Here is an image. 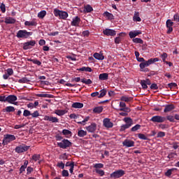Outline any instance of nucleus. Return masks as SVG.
Masks as SVG:
<instances>
[{"instance_id":"obj_1","label":"nucleus","mask_w":179,"mask_h":179,"mask_svg":"<svg viewBox=\"0 0 179 179\" xmlns=\"http://www.w3.org/2000/svg\"><path fill=\"white\" fill-rule=\"evenodd\" d=\"M155 62H159V58H151L149 59L148 61H144L143 62H141L139 64L140 69L141 72H149V69H145L148 68V66L152 65V64H155Z\"/></svg>"},{"instance_id":"obj_2","label":"nucleus","mask_w":179,"mask_h":179,"mask_svg":"<svg viewBox=\"0 0 179 179\" xmlns=\"http://www.w3.org/2000/svg\"><path fill=\"white\" fill-rule=\"evenodd\" d=\"M123 121L126 122L125 124H122L120 127V131L124 132L126 129H129V128H131L132 125H134V120L131 117H124L123 119Z\"/></svg>"},{"instance_id":"obj_3","label":"nucleus","mask_w":179,"mask_h":179,"mask_svg":"<svg viewBox=\"0 0 179 179\" xmlns=\"http://www.w3.org/2000/svg\"><path fill=\"white\" fill-rule=\"evenodd\" d=\"M30 36H33V32H29L26 29H20L17 32L16 37L17 38H29Z\"/></svg>"},{"instance_id":"obj_4","label":"nucleus","mask_w":179,"mask_h":179,"mask_svg":"<svg viewBox=\"0 0 179 179\" xmlns=\"http://www.w3.org/2000/svg\"><path fill=\"white\" fill-rule=\"evenodd\" d=\"M53 13L56 17H59L60 19H63L64 20H65L66 17H68L67 12L60 10L57 8L54 9Z\"/></svg>"},{"instance_id":"obj_5","label":"nucleus","mask_w":179,"mask_h":179,"mask_svg":"<svg viewBox=\"0 0 179 179\" xmlns=\"http://www.w3.org/2000/svg\"><path fill=\"white\" fill-rule=\"evenodd\" d=\"M57 146L60 148V149H68V148H71V146H72V142L64 138L62 142L57 143Z\"/></svg>"},{"instance_id":"obj_6","label":"nucleus","mask_w":179,"mask_h":179,"mask_svg":"<svg viewBox=\"0 0 179 179\" xmlns=\"http://www.w3.org/2000/svg\"><path fill=\"white\" fill-rule=\"evenodd\" d=\"M150 121L154 122V124H163V122H166V117L160 115L152 116Z\"/></svg>"},{"instance_id":"obj_7","label":"nucleus","mask_w":179,"mask_h":179,"mask_svg":"<svg viewBox=\"0 0 179 179\" xmlns=\"http://www.w3.org/2000/svg\"><path fill=\"white\" fill-rule=\"evenodd\" d=\"M29 149H30V146L26 145V144H22L17 146L15 149V152L19 154L24 153V152H27Z\"/></svg>"},{"instance_id":"obj_8","label":"nucleus","mask_w":179,"mask_h":179,"mask_svg":"<svg viewBox=\"0 0 179 179\" xmlns=\"http://www.w3.org/2000/svg\"><path fill=\"white\" fill-rule=\"evenodd\" d=\"M16 141V136L13 134H6L4 135L3 139V145H8V143Z\"/></svg>"},{"instance_id":"obj_9","label":"nucleus","mask_w":179,"mask_h":179,"mask_svg":"<svg viewBox=\"0 0 179 179\" xmlns=\"http://www.w3.org/2000/svg\"><path fill=\"white\" fill-rule=\"evenodd\" d=\"M123 176H125V171H124V170L120 169L113 172L110 175V178H121V177Z\"/></svg>"},{"instance_id":"obj_10","label":"nucleus","mask_w":179,"mask_h":179,"mask_svg":"<svg viewBox=\"0 0 179 179\" xmlns=\"http://www.w3.org/2000/svg\"><path fill=\"white\" fill-rule=\"evenodd\" d=\"M6 100V103H9V104H14V106H17L18 104L17 102H15L17 100V96L15 95H8Z\"/></svg>"},{"instance_id":"obj_11","label":"nucleus","mask_w":179,"mask_h":179,"mask_svg":"<svg viewBox=\"0 0 179 179\" xmlns=\"http://www.w3.org/2000/svg\"><path fill=\"white\" fill-rule=\"evenodd\" d=\"M34 45H36V41L34 40L25 42L23 44V50H30L31 47H34Z\"/></svg>"},{"instance_id":"obj_12","label":"nucleus","mask_w":179,"mask_h":179,"mask_svg":"<svg viewBox=\"0 0 179 179\" xmlns=\"http://www.w3.org/2000/svg\"><path fill=\"white\" fill-rule=\"evenodd\" d=\"M85 129H87V132L94 134V132H96V129H97V124L96 123H92L90 126L86 127Z\"/></svg>"},{"instance_id":"obj_13","label":"nucleus","mask_w":179,"mask_h":179,"mask_svg":"<svg viewBox=\"0 0 179 179\" xmlns=\"http://www.w3.org/2000/svg\"><path fill=\"white\" fill-rule=\"evenodd\" d=\"M103 127L105 128H113L114 127V123L110 120L109 118H105L103 120Z\"/></svg>"},{"instance_id":"obj_14","label":"nucleus","mask_w":179,"mask_h":179,"mask_svg":"<svg viewBox=\"0 0 179 179\" xmlns=\"http://www.w3.org/2000/svg\"><path fill=\"white\" fill-rule=\"evenodd\" d=\"M166 27L168 29L167 30V34H170L173 31V25L174 24V22L171 21V20H167L166 22Z\"/></svg>"},{"instance_id":"obj_15","label":"nucleus","mask_w":179,"mask_h":179,"mask_svg":"<svg viewBox=\"0 0 179 179\" xmlns=\"http://www.w3.org/2000/svg\"><path fill=\"white\" fill-rule=\"evenodd\" d=\"M123 146H126V148H132L135 146V142L132 140L126 139L122 143Z\"/></svg>"},{"instance_id":"obj_16","label":"nucleus","mask_w":179,"mask_h":179,"mask_svg":"<svg viewBox=\"0 0 179 179\" xmlns=\"http://www.w3.org/2000/svg\"><path fill=\"white\" fill-rule=\"evenodd\" d=\"M103 34L105 36H111L114 37L117 34V32L114 29H106L103 31Z\"/></svg>"},{"instance_id":"obj_17","label":"nucleus","mask_w":179,"mask_h":179,"mask_svg":"<svg viewBox=\"0 0 179 179\" xmlns=\"http://www.w3.org/2000/svg\"><path fill=\"white\" fill-rule=\"evenodd\" d=\"M45 121H50V122L57 123L59 122V120L55 117L52 116H45L44 117Z\"/></svg>"},{"instance_id":"obj_18","label":"nucleus","mask_w":179,"mask_h":179,"mask_svg":"<svg viewBox=\"0 0 179 179\" xmlns=\"http://www.w3.org/2000/svg\"><path fill=\"white\" fill-rule=\"evenodd\" d=\"M165 108L164 109V113H170V111H173L176 108V106L174 104H168L164 106Z\"/></svg>"},{"instance_id":"obj_19","label":"nucleus","mask_w":179,"mask_h":179,"mask_svg":"<svg viewBox=\"0 0 179 179\" xmlns=\"http://www.w3.org/2000/svg\"><path fill=\"white\" fill-rule=\"evenodd\" d=\"M24 26H34L36 27L37 26V20L36 18L32 19L31 21H25L24 22Z\"/></svg>"},{"instance_id":"obj_20","label":"nucleus","mask_w":179,"mask_h":179,"mask_svg":"<svg viewBox=\"0 0 179 179\" xmlns=\"http://www.w3.org/2000/svg\"><path fill=\"white\" fill-rule=\"evenodd\" d=\"M79 23H80V17L76 16V17L73 18V20L71 23V26H75L76 27L79 26Z\"/></svg>"},{"instance_id":"obj_21","label":"nucleus","mask_w":179,"mask_h":179,"mask_svg":"<svg viewBox=\"0 0 179 179\" xmlns=\"http://www.w3.org/2000/svg\"><path fill=\"white\" fill-rule=\"evenodd\" d=\"M139 34H142L141 31H131L129 33V36L130 38H135L136 36H139Z\"/></svg>"},{"instance_id":"obj_22","label":"nucleus","mask_w":179,"mask_h":179,"mask_svg":"<svg viewBox=\"0 0 179 179\" xmlns=\"http://www.w3.org/2000/svg\"><path fill=\"white\" fill-rule=\"evenodd\" d=\"M4 22L6 24H15L16 23V20L10 17H6Z\"/></svg>"},{"instance_id":"obj_23","label":"nucleus","mask_w":179,"mask_h":179,"mask_svg":"<svg viewBox=\"0 0 179 179\" xmlns=\"http://www.w3.org/2000/svg\"><path fill=\"white\" fill-rule=\"evenodd\" d=\"M93 57L95 59H98L99 61H103V59H104V55L98 52L94 53Z\"/></svg>"},{"instance_id":"obj_24","label":"nucleus","mask_w":179,"mask_h":179,"mask_svg":"<svg viewBox=\"0 0 179 179\" xmlns=\"http://www.w3.org/2000/svg\"><path fill=\"white\" fill-rule=\"evenodd\" d=\"M99 80H108V73H103L99 74Z\"/></svg>"},{"instance_id":"obj_25","label":"nucleus","mask_w":179,"mask_h":179,"mask_svg":"<svg viewBox=\"0 0 179 179\" xmlns=\"http://www.w3.org/2000/svg\"><path fill=\"white\" fill-rule=\"evenodd\" d=\"M134 22H142V19L139 17V12H134V15L133 17Z\"/></svg>"},{"instance_id":"obj_26","label":"nucleus","mask_w":179,"mask_h":179,"mask_svg":"<svg viewBox=\"0 0 179 179\" xmlns=\"http://www.w3.org/2000/svg\"><path fill=\"white\" fill-rule=\"evenodd\" d=\"M15 110H16L15 107L10 106H6V108L3 110V111L4 113H15Z\"/></svg>"},{"instance_id":"obj_27","label":"nucleus","mask_w":179,"mask_h":179,"mask_svg":"<svg viewBox=\"0 0 179 179\" xmlns=\"http://www.w3.org/2000/svg\"><path fill=\"white\" fill-rule=\"evenodd\" d=\"M66 113H68V111H66V110H56L55 111V114H56L57 115H59V117L62 115H65Z\"/></svg>"},{"instance_id":"obj_28","label":"nucleus","mask_w":179,"mask_h":179,"mask_svg":"<svg viewBox=\"0 0 179 179\" xmlns=\"http://www.w3.org/2000/svg\"><path fill=\"white\" fill-rule=\"evenodd\" d=\"M62 134V135H65L66 138H69V136H72V131L68 129H63Z\"/></svg>"},{"instance_id":"obj_29","label":"nucleus","mask_w":179,"mask_h":179,"mask_svg":"<svg viewBox=\"0 0 179 179\" xmlns=\"http://www.w3.org/2000/svg\"><path fill=\"white\" fill-rule=\"evenodd\" d=\"M71 107L73 108H83V103L80 102H75L72 104Z\"/></svg>"},{"instance_id":"obj_30","label":"nucleus","mask_w":179,"mask_h":179,"mask_svg":"<svg viewBox=\"0 0 179 179\" xmlns=\"http://www.w3.org/2000/svg\"><path fill=\"white\" fill-rule=\"evenodd\" d=\"M103 106H96L93 109V112L95 114H100V113H103Z\"/></svg>"},{"instance_id":"obj_31","label":"nucleus","mask_w":179,"mask_h":179,"mask_svg":"<svg viewBox=\"0 0 179 179\" xmlns=\"http://www.w3.org/2000/svg\"><path fill=\"white\" fill-rule=\"evenodd\" d=\"M86 135H87V131H86L85 130H79L78 131V136L80 138H83V136H86Z\"/></svg>"},{"instance_id":"obj_32","label":"nucleus","mask_w":179,"mask_h":179,"mask_svg":"<svg viewBox=\"0 0 179 179\" xmlns=\"http://www.w3.org/2000/svg\"><path fill=\"white\" fill-rule=\"evenodd\" d=\"M45 15H47V11L41 10L38 13V17H39V19H44V17H45Z\"/></svg>"},{"instance_id":"obj_33","label":"nucleus","mask_w":179,"mask_h":179,"mask_svg":"<svg viewBox=\"0 0 179 179\" xmlns=\"http://www.w3.org/2000/svg\"><path fill=\"white\" fill-rule=\"evenodd\" d=\"M85 10L87 13H90V12H93V7H92L90 5L87 4L85 6Z\"/></svg>"},{"instance_id":"obj_34","label":"nucleus","mask_w":179,"mask_h":179,"mask_svg":"<svg viewBox=\"0 0 179 179\" xmlns=\"http://www.w3.org/2000/svg\"><path fill=\"white\" fill-rule=\"evenodd\" d=\"M103 16H106L110 20H113V19H114V15L112 13H108V11H106L103 13Z\"/></svg>"},{"instance_id":"obj_35","label":"nucleus","mask_w":179,"mask_h":179,"mask_svg":"<svg viewBox=\"0 0 179 179\" xmlns=\"http://www.w3.org/2000/svg\"><path fill=\"white\" fill-rule=\"evenodd\" d=\"M141 124H136L130 129V132H136V131H139V129H141Z\"/></svg>"},{"instance_id":"obj_36","label":"nucleus","mask_w":179,"mask_h":179,"mask_svg":"<svg viewBox=\"0 0 179 179\" xmlns=\"http://www.w3.org/2000/svg\"><path fill=\"white\" fill-rule=\"evenodd\" d=\"M28 61L29 62H33V64H35L36 65H38V66H40V65H41V62H40L38 59H28Z\"/></svg>"},{"instance_id":"obj_37","label":"nucleus","mask_w":179,"mask_h":179,"mask_svg":"<svg viewBox=\"0 0 179 179\" xmlns=\"http://www.w3.org/2000/svg\"><path fill=\"white\" fill-rule=\"evenodd\" d=\"M120 100L122 101H125L126 103H129V101H131V100H132V98L131 97H128L127 96H122L121 98H120Z\"/></svg>"},{"instance_id":"obj_38","label":"nucleus","mask_w":179,"mask_h":179,"mask_svg":"<svg viewBox=\"0 0 179 179\" xmlns=\"http://www.w3.org/2000/svg\"><path fill=\"white\" fill-rule=\"evenodd\" d=\"M132 41L136 43V44H143V40L140 38H134Z\"/></svg>"},{"instance_id":"obj_39","label":"nucleus","mask_w":179,"mask_h":179,"mask_svg":"<svg viewBox=\"0 0 179 179\" xmlns=\"http://www.w3.org/2000/svg\"><path fill=\"white\" fill-rule=\"evenodd\" d=\"M82 83H85V85H92L93 83V81L90 79H86V78H83L81 79Z\"/></svg>"},{"instance_id":"obj_40","label":"nucleus","mask_w":179,"mask_h":179,"mask_svg":"<svg viewBox=\"0 0 179 179\" xmlns=\"http://www.w3.org/2000/svg\"><path fill=\"white\" fill-rule=\"evenodd\" d=\"M137 135L139 139H142L143 141H149V138L143 134H138Z\"/></svg>"},{"instance_id":"obj_41","label":"nucleus","mask_w":179,"mask_h":179,"mask_svg":"<svg viewBox=\"0 0 179 179\" xmlns=\"http://www.w3.org/2000/svg\"><path fill=\"white\" fill-rule=\"evenodd\" d=\"M30 82V80L27 79L26 77H23L21 79L18 80V83H27Z\"/></svg>"},{"instance_id":"obj_42","label":"nucleus","mask_w":179,"mask_h":179,"mask_svg":"<svg viewBox=\"0 0 179 179\" xmlns=\"http://www.w3.org/2000/svg\"><path fill=\"white\" fill-rule=\"evenodd\" d=\"M100 92H101L100 94H99V96H98L99 99H101V97H104V96L107 94V90H106L105 89L101 90Z\"/></svg>"},{"instance_id":"obj_43","label":"nucleus","mask_w":179,"mask_h":179,"mask_svg":"<svg viewBox=\"0 0 179 179\" xmlns=\"http://www.w3.org/2000/svg\"><path fill=\"white\" fill-rule=\"evenodd\" d=\"M41 157L40 156V155L34 154V155H32L31 159L32 160H34V162H38V160H40Z\"/></svg>"},{"instance_id":"obj_44","label":"nucleus","mask_w":179,"mask_h":179,"mask_svg":"<svg viewBox=\"0 0 179 179\" xmlns=\"http://www.w3.org/2000/svg\"><path fill=\"white\" fill-rule=\"evenodd\" d=\"M174 170H177V169L173 168V169H169V170L165 173V176H166V177H170V176H171V174H173V171H174Z\"/></svg>"},{"instance_id":"obj_45","label":"nucleus","mask_w":179,"mask_h":179,"mask_svg":"<svg viewBox=\"0 0 179 179\" xmlns=\"http://www.w3.org/2000/svg\"><path fill=\"white\" fill-rule=\"evenodd\" d=\"M166 118V121H169L170 122H175L174 120V116L173 115H167L166 117H165Z\"/></svg>"},{"instance_id":"obj_46","label":"nucleus","mask_w":179,"mask_h":179,"mask_svg":"<svg viewBox=\"0 0 179 179\" xmlns=\"http://www.w3.org/2000/svg\"><path fill=\"white\" fill-rule=\"evenodd\" d=\"M177 156V153L176 152H171L169 155H168L167 158L169 160H173V159H174V157Z\"/></svg>"},{"instance_id":"obj_47","label":"nucleus","mask_w":179,"mask_h":179,"mask_svg":"<svg viewBox=\"0 0 179 179\" xmlns=\"http://www.w3.org/2000/svg\"><path fill=\"white\" fill-rule=\"evenodd\" d=\"M90 120V117H86L82 122H77V124H80V125H85V122H87Z\"/></svg>"},{"instance_id":"obj_48","label":"nucleus","mask_w":179,"mask_h":179,"mask_svg":"<svg viewBox=\"0 0 179 179\" xmlns=\"http://www.w3.org/2000/svg\"><path fill=\"white\" fill-rule=\"evenodd\" d=\"M59 160H68V155H66V152L59 155Z\"/></svg>"},{"instance_id":"obj_49","label":"nucleus","mask_w":179,"mask_h":179,"mask_svg":"<svg viewBox=\"0 0 179 179\" xmlns=\"http://www.w3.org/2000/svg\"><path fill=\"white\" fill-rule=\"evenodd\" d=\"M95 173H96V174H99L101 176V177H103V176H104V174H106L104 171L101 170V169H95Z\"/></svg>"},{"instance_id":"obj_50","label":"nucleus","mask_w":179,"mask_h":179,"mask_svg":"<svg viewBox=\"0 0 179 179\" xmlns=\"http://www.w3.org/2000/svg\"><path fill=\"white\" fill-rule=\"evenodd\" d=\"M103 167H104V164H103L101 163L94 164V168L96 169L95 170L99 169H103Z\"/></svg>"},{"instance_id":"obj_51","label":"nucleus","mask_w":179,"mask_h":179,"mask_svg":"<svg viewBox=\"0 0 179 179\" xmlns=\"http://www.w3.org/2000/svg\"><path fill=\"white\" fill-rule=\"evenodd\" d=\"M31 115L32 118H37V117H40V113H38V110H35L33 113H31Z\"/></svg>"},{"instance_id":"obj_52","label":"nucleus","mask_w":179,"mask_h":179,"mask_svg":"<svg viewBox=\"0 0 179 179\" xmlns=\"http://www.w3.org/2000/svg\"><path fill=\"white\" fill-rule=\"evenodd\" d=\"M160 57H161V58H162V62L166 64V62H167V61H166V59L167 57H168L167 53L164 52L162 55H160Z\"/></svg>"},{"instance_id":"obj_53","label":"nucleus","mask_w":179,"mask_h":179,"mask_svg":"<svg viewBox=\"0 0 179 179\" xmlns=\"http://www.w3.org/2000/svg\"><path fill=\"white\" fill-rule=\"evenodd\" d=\"M31 115V112L29 110H24L23 112V116L24 117H30Z\"/></svg>"},{"instance_id":"obj_54","label":"nucleus","mask_w":179,"mask_h":179,"mask_svg":"<svg viewBox=\"0 0 179 179\" xmlns=\"http://www.w3.org/2000/svg\"><path fill=\"white\" fill-rule=\"evenodd\" d=\"M119 111H123L124 113H131V109L129 108H122L120 107Z\"/></svg>"},{"instance_id":"obj_55","label":"nucleus","mask_w":179,"mask_h":179,"mask_svg":"<svg viewBox=\"0 0 179 179\" xmlns=\"http://www.w3.org/2000/svg\"><path fill=\"white\" fill-rule=\"evenodd\" d=\"M143 90H146L148 89V85L145 83V80H141L140 82Z\"/></svg>"},{"instance_id":"obj_56","label":"nucleus","mask_w":179,"mask_h":179,"mask_svg":"<svg viewBox=\"0 0 179 179\" xmlns=\"http://www.w3.org/2000/svg\"><path fill=\"white\" fill-rule=\"evenodd\" d=\"M38 97H47V98H51V94H38Z\"/></svg>"},{"instance_id":"obj_57","label":"nucleus","mask_w":179,"mask_h":179,"mask_svg":"<svg viewBox=\"0 0 179 179\" xmlns=\"http://www.w3.org/2000/svg\"><path fill=\"white\" fill-rule=\"evenodd\" d=\"M150 87L151 90H157V89H159V86H157L156 83H152Z\"/></svg>"},{"instance_id":"obj_58","label":"nucleus","mask_w":179,"mask_h":179,"mask_svg":"<svg viewBox=\"0 0 179 179\" xmlns=\"http://www.w3.org/2000/svg\"><path fill=\"white\" fill-rule=\"evenodd\" d=\"M82 36L83 37H89V36H90V31H89V30H86L83 31Z\"/></svg>"},{"instance_id":"obj_59","label":"nucleus","mask_w":179,"mask_h":179,"mask_svg":"<svg viewBox=\"0 0 179 179\" xmlns=\"http://www.w3.org/2000/svg\"><path fill=\"white\" fill-rule=\"evenodd\" d=\"M7 96L5 95H1L0 96V101H1L2 103H6L7 100Z\"/></svg>"},{"instance_id":"obj_60","label":"nucleus","mask_w":179,"mask_h":179,"mask_svg":"<svg viewBox=\"0 0 179 179\" xmlns=\"http://www.w3.org/2000/svg\"><path fill=\"white\" fill-rule=\"evenodd\" d=\"M164 136H166V133L164 131H159L157 134V138H164Z\"/></svg>"},{"instance_id":"obj_61","label":"nucleus","mask_w":179,"mask_h":179,"mask_svg":"<svg viewBox=\"0 0 179 179\" xmlns=\"http://www.w3.org/2000/svg\"><path fill=\"white\" fill-rule=\"evenodd\" d=\"M6 73L8 75H10V76H12V75H13V69H7L6 70Z\"/></svg>"},{"instance_id":"obj_62","label":"nucleus","mask_w":179,"mask_h":179,"mask_svg":"<svg viewBox=\"0 0 179 179\" xmlns=\"http://www.w3.org/2000/svg\"><path fill=\"white\" fill-rule=\"evenodd\" d=\"M57 166L60 169H65V164H64V162H58Z\"/></svg>"},{"instance_id":"obj_63","label":"nucleus","mask_w":179,"mask_h":179,"mask_svg":"<svg viewBox=\"0 0 179 179\" xmlns=\"http://www.w3.org/2000/svg\"><path fill=\"white\" fill-rule=\"evenodd\" d=\"M121 40H122V38L120 36H117L115 38V44H120L121 43Z\"/></svg>"},{"instance_id":"obj_64","label":"nucleus","mask_w":179,"mask_h":179,"mask_svg":"<svg viewBox=\"0 0 179 179\" xmlns=\"http://www.w3.org/2000/svg\"><path fill=\"white\" fill-rule=\"evenodd\" d=\"M80 80V77H76V78H71V82L72 83H73V82L78 83V82H79Z\"/></svg>"}]
</instances>
